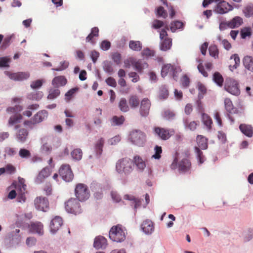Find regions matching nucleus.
I'll return each mask as SVG.
<instances>
[{"label": "nucleus", "instance_id": "obj_1", "mask_svg": "<svg viewBox=\"0 0 253 253\" xmlns=\"http://www.w3.org/2000/svg\"><path fill=\"white\" fill-rule=\"evenodd\" d=\"M116 169L119 174L127 176L133 169V162L128 158L120 159L116 163Z\"/></svg>", "mask_w": 253, "mask_h": 253}, {"label": "nucleus", "instance_id": "obj_2", "mask_svg": "<svg viewBox=\"0 0 253 253\" xmlns=\"http://www.w3.org/2000/svg\"><path fill=\"white\" fill-rule=\"evenodd\" d=\"M109 238L113 242H122L126 239L124 231L119 225L113 226L109 231Z\"/></svg>", "mask_w": 253, "mask_h": 253}, {"label": "nucleus", "instance_id": "obj_3", "mask_svg": "<svg viewBox=\"0 0 253 253\" xmlns=\"http://www.w3.org/2000/svg\"><path fill=\"white\" fill-rule=\"evenodd\" d=\"M129 139L134 145L141 147L145 143L146 135L140 130H134L130 132Z\"/></svg>", "mask_w": 253, "mask_h": 253}, {"label": "nucleus", "instance_id": "obj_4", "mask_svg": "<svg viewBox=\"0 0 253 253\" xmlns=\"http://www.w3.org/2000/svg\"><path fill=\"white\" fill-rule=\"evenodd\" d=\"M75 193L77 199L80 202L85 201L89 197L88 188L84 184H78L75 188Z\"/></svg>", "mask_w": 253, "mask_h": 253}, {"label": "nucleus", "instance_id": "obj_5", "mask_svg": "<svg viewBox=\"0 0 253 253\" xmlns=\"http://www.w3.org/2000/svg\"><path fill=\"white\" fill-rule=\"evenodd\" d=\"M65 210L68 213L77 215L82 212L79 201L77 199L71 198L65 203Z\"/></svg>", "mask_w": 253, "mask_h": 253}, {"label": "nucleus", "instance_id": "obj_6", "mask_svg": "<svg viewBox=\"0 0 253 253\" xmlns=\"http://www.w3.org/2000/svg\"><path fill=\"white\" fill-rule=\"evenodd\" d=\"M178 165V170L180 172L184 173L189 171L191 168V164L187 158L182 159L178 163V159L175 157L171 165V169H175Z\"/></svg>", "mask_w": 253, "mask_h": 253}, {"label": "nucleus", "instance_id": "obj_7", "mask_svg": "<svg viewBox=\"0 0 253 253\" xmlns=\"http://www.w3.org/2000/svg\"><path fill=\"white\" fill-rule=\"evenodd\" d=\"M224 88L229 93L235 96H238L240 93L238 82L231 78L226 79Z\"/></svg>", "mask_w": 253, "mask_h": 253}, {"label": "nucleus", "instance_id": "obj_8", "mask_svg": "<svg viewBox=\"0 0 253 253\" xmlns=\"http://www.w3.org/2000/svg\"><path fill=\"white\" fill-rule=\"evenodd\" d=\"M59 173L62 179L66 182L71 181L74 177L73 173L70 165L67 164L62 165L59 170Z\"/></svg>", "mask_w": 253, "mask_h": 253}, {"label": "nucleus", "instance_id": "obj_9", "mask_svg": "<svg viewBox=\"0 0 253 253\" xmlns=\"http://www.w3.org/2000/svg\"><path fill=\"white\" fill-rule=\"evenodd\" d=\"M34 203L35 208L37 210L46 212L49 209V202L46 197H38L35 199Z\"/></svg>", "mask_w": 253, "mask_h": 253}, {"label": "nucleus", "instance_id": "obj_10", "mask_svg": "<svg viewBox=\"0 0 253 253\" xmlns=\"http://www.w3.org/2000/svg\"><path fill=\"white\" fill-rule=\"evenodd\" d=\"M154 132L159 138L162 140H168L171 135L174 134V131L171 129L170 130L167 129L160 127H155L154 128Z\"/></svg>", "mask_w": 253, "mask_h": 253}, {"label": "nucleus", "instance_id": "obj_11", "mask_svg": "<svg viewBox=\"0 0 253 253\" xmlns=\"http://www.w3.org/2000/svg\"><path fill=\"white\" fill-rule=\"evenodd\" d=\"M233 7L224 0L219 2L215 7L213 11L218 14H223L232 10Z\"/></svg>", "mask_w": 253, "mask_h": 253}, {"label": "nucleus", "instance_id": "obj_12", "mask_svg": "<svg viewBox=\"0 0 253 253\" xmlns=\"http://www.w3.org/2000/svg\"><path fill=\"white\" fill-rule=\"evenodd\" d=\"M131 63L134 69L139 73H142L144 69L148 67V63L143 59L136 60L132 59Z\"/></svg>", "mask_w": 253, "mask_h": 253}, {"label": "nucleus", "instance_id": "obj_13", "mask_svg": "<svg viewBox=\"0 0 253 253\" xmlns=\"http://www.w3.org/2000/svg\"><path fill=\"white\" fill-rule=\"evenodd\" d=\"M62 224L63 221L61 217L58 216H55L52 219L50 223V232L53 234H55Z\"/></svg>", "mask_w": 253, "mask_h": 253}, {"label": "nucleus", "instance_id": "obj_14", "mask_svg": "<svg viewBox=\"0 0 253 253\" xmlns=\"http://www.w3.org/2000/svg\"><path fill=\"white\" fill-rule=\"evenodd\" d=\"M50 173V169L48 167H45L39 173L35 179V182L38 184L42 183L44 179L48 177Z\"/></svg>", "mask_w": 253, "mask_h": 253}, {"label": "nucleus", "instance_id": "obj_15", "mask_svg": "<svg viewBox=\"0 0 253 253\" xmlns=\"http://www.w3.org/2000/svg\"><path fill=\"white\" fill-rule=\"evenodd\" d=\"M107 246V239L103 236L99 235L94 238L93 247L95 249H104L106 248Z\"/></svg>", "mask_w": 253, "mask_h": 253}, {"label": "nucleus", "instance_id": "obj_16", "mask_svg": "<svg viewBox=\"0 0 253 253\" xmlns=\"http://www.w3.org/2000/svg\"><path fill=\"white\" fill-rule=\"evenodd\" d=\"M151 106L150 100L148 98H144L141 102L140 113L142 117L148 115Z\"/></svg>", "mask_w": 253, "mask_h": 253}, {"label": "nucleus", "instance_id": "obj_17", "mask_svg": "<svg viewBox=\"0 0 253 253\" xmlns=\"http://www.w3.org/2000/svg\"><path fill=\"white\" fill-rule=\"evenodd\" d=\"M7 75L11 80L16 81H22L27 79L30 77V74L28 72H17L14 73L7 72Z\"/></svg>", "mask_w": 253, "mask_h": 253}, {"label": "nucleus", "instance_id": "obj_18", "mask_svg": "<svg viewBox=\"0 0 253 253\" xmlns=\"http://www.w3.org/2000/svg\"><path fill=\"white\" fill-rule=\"evenodd\" d=\"M141 228L145 234H151L154 230L153 223L151 220L147 219L141 224Z\"/></svg>", "mask_w": 253, "mask_h": 253}, {"label": "nucleus", "instance_id": "obj_19", "mask_svg": "<svg viewBox=\"0 0 253 253\" xmlns=\"http://www.w3.org/2000/svg\"><path fill=\"white\" fill-rule=\"evenodd\" d=\"M67 83V80L64 76H58L54 77L52 81V84L55 88L65 86Z\"/></svg>", "mask_w": 253, "mask_h": 253}, {"label": "nucleus", "instance_id": "obj_20", "mask_svg": "<svg viewBox=\"0 0 253 253\" xmlns=\"http://www.w3.org/2000/svg\"><path fill=\"white\" fill-rule=\"evenodd\" d=\"M48 116V112L45 110L39 111L33 117V121L35 124H39L44 120H45Z\"/></svg>", "mask_w": 253, "mask_h": 253}, {"label": "nucleus", "instance_id": "obj_21", "mask_svg": "<svg viewBox=\"0 0 253 253\" xmlns=\"http://www.w3.org/2000/svg\"><path fill=\"white\" fill-rule=\"evenodd\" d=\"M20 237L18 236L13 237L11 239H7L5 241L6 248L11 249L16 248L20 242Z\"/></svg>", "mask_w": 253, "mask_h": 253}, {"label": "nucleus", "instance_id": "obj_22", "mask_svg": "<svg viewBox=\"0 0 253 253\" xmlns=\"http://www.w3.org/2000/svg\"><path fill=\"white\" fill-rule=\"evenodd\" d=\"M241 131L246 136L251 137L253 135V127L250 125L242 124L239 126Z\"/></svg>", "mask_w": 253, "mask_h": 253}, {"label": "nucleus", "instance_id": "obj_23", "mask_svg": "<svg viewBox=\"0 0 253 253\" xmlns=\"http://www.w3.org/2000/svg\"><path fill=\"white\" fill-rule=\"evenodd\" d=\"M28 134L26 129H20L16 134V139L18 142L23 143L26 141Z\"/></svg>", "mask_w": 253, "mask_h": 253}, {"label": "nucleus", "instance_id": "obj_24", "mask_svg": "<svg viewBox=\"0 0 253 253\" xmlns=\"http://www.w3.org/2000/svg\"><path fill=\"white\" fill-rule=\"evenodd\" d=\"M30 231L32 233H37L39 235L43 234V225L40 222L32 223L31 224Z\"/></svg>", "mask_w": 253, "mask_h": 253}, {"label": "nucleus", "instance_id": "obj_25", "mask_svg": "<svg viewBox=\"0 0 253 253\" xmlns=\"http://www.w3.org/2000/svg\"><path fill=\"white\" fill-rule=\"evenodd\" d=\"M133 162V165H135L138 170L142 172L146 167V164L145 162L139 156H135L133 157L132 160Z\"/></svg>", "mask_w": 253, "mask_h": 253}, {"label": "nucleus", "instance_id": "obj_26", "mask_svg": "<svg viewBox=\"0 0 253 253\" xmlns=\"http://www.w3.org/2000/svg\"><path fill=\"white\" fill-rule=\"evenodd\" d=\"M241 237L244 242H248L253 239V228H248L245 229L241 235Z\"/></svg>", "mask_w": 253, "mask_h": 253}, {"label": "nucleus", "instance_id": "obj_27", "mask_svg": "<svg viewBox=\"0 0 253 253\" xmlns=\"http://www.w3.org/2000/svg\"><path fill=\"white\" fill-rule=\"evenodd\" d=\"M172 45V39L170 38H166L161 40L160 45V49L162 51H167L169 50Z\"/></svg>", "mask_w": 253, "mask_h": 253}, {"label": "nucleus", "instance_id": "obj_28", "mask_svg": "<svg viewBox=\"0 0 253 253\" xmlns=\"http://www.w3.org/2000/svg\"><path fill=\"white\" fill-rule=\"evenodd\" d=\"M184 26V23L179 20H175L170 23V30L172 33H174L177 30H183Z\"/></svg>", "mask_w": 253, "mask_h": 253}, {"label": "nucleus", "instance_id": "obj_29", "mask_svg": "<svg viewBox=\"0 0 253 253\" xmlns=\"http://www.w3.org/2000/svg\"><path fill=\"white\" fill-rule=\"evenodd\" d=\"M224 105L226 110L230 114H235L237 112V109L233 107L232 102L229 98H225Z\"/></svg>", "mask_w": 253, "mask_h": 253}, {"label": "nucleus", "instance_id": "obj_30", "mask_svg": "<svg viewBox=\"0 0 253 253\" xmlns=\"http://www.w3.org/2000/svg\"><path fill=\"white\" fill-rule=\"evenodd\" d=\"M43 93L41 91H33L28 93L27 98L31 100L39 101L43 97Z\"/></svg>", "mask_w": 253, "mask_h": 253}, {"label": "nucleus", "instance_id": "obj_31", "mask_svg": "<svg viewBox=\"0 0 253 253\" xmlns=\"http://www.w3.org/2000/svg\"><path fill=\"white\" fill-rule=\"evenodd\" d=\"M104 143V140L103 138H100L95 145V152L96 156L99 158L102 153V148Z\"/></svg>", "mask_w": 253, "mask_h": 253}, {"label": "nucleus", "instance_id": "obj_32", "mask_svg": "<svg viewBox=\"0 0 253 253\" xmlns=\"http://www.w3.org/2000/svg\"><path fill=\"white\" fill-rule=\"evenodd\" d=\"M124 199L132 201L133 204H134V209L135 211L141 205V200L138 198H135L132 195L126 194L124 196Z\"/></svg>", "mask_w": 253, "mask_h": 253}, {"label": "nucleus", "instance_id": "obj_33", "mask_svg": "<svg viewBox=\"0 0 253 253\" xmlns=\"http://www.w3.org/2000/svg\"><path fill=\"white\" fill-rule=\"evenodd\" d=\"M197 141L198 145V148L201 149H206L208 147L207 139L201 135H198L197 136Z\"/></svg>", "mask_w": 253, "mask_h": 253}, {"label": "nucleus", "instance_id": "obj_34", "mask_svg": "<svg viewBox=\"0 0 253 253\" xmlns=\"http://www.w3.org/2000/svg\"><path fill=\"white\" fill-rule=\"evenodd\" d=\"M243 64L245 68L253 72V58L247 56L244 58Z\"/></svg>", "mask_w": 253, "mask_h": 253}, {"label": "nucleus", "instance_id": "obj_35", "mask_svg": "<svg viewBox=\"0 0 253 253\" xmlns=\"http://www.w3.org/2000/svg\"><path fill=\"white\" fill-rule=\"evenodd\" d=\"M243 23V19L239 16H236L234 17L231 20L229 21L230 25L229 28L234 29L239 27Z\"/></svg>", "mask_w": 253, "mask_h": 253}, {"label": "nucleus", "instance_id": "obj_36", "mask_svg": "<svg viewBox=\"0 0 253 253\" xmlns=\"http://www.w3.org/2000/svg\"><path fill=\"white\" fill-rule=\"evenodd\" d=\"M103 69L109 75H112L114 73L112 63L110 61L105 60L103 62Z\"/></svg>", "mask_w": 253, "mask_h": 253}, {"label": "nucleus", "instance_id": "obj_37", "mask_svg": "<svg viewBox=\"0 0 253 253\" xmlns=\"http://www.w3.org/2000/svg\"><path fill=\"white\" fill-rule=\"evenodd\" d=\"M125 121V119L123 116L120 117L114 116L111 119L110 122L112 126H119L123 125Z\"/></svg>", "mask_w": 253, "mask_h": 253}, {"label": "nucleus", "instance_id": "obj_38", "mask_svg": "<svg viewBox=\"0 0 253 253\" xmlns=\"http://www.w3.org/2000/svg\"><path fill=\"white\" fill-rule=\"evenodd\" d=\"M129 47L132 50L139 51L142 48V44L138 41H130L129 42Z\"/></svg>", "mask_w": 253, "mask_h": 253}, {"label": "nucleus", "instance_id": "obj_39", "mask_svg": "<svg viewBox=\"0 0 253 253\" xmlns=\"http://www.w3.org/2000/svg\"><path fill=\"white\" fill-rule=\"evenodd\" d=\"M60 94V90L58 88H50L48 90L47 98L50 100H53L57 98Z\"/></svg>", "mask_w": 253, "mask_h": 253}, {"label": "nucleus", "instance_id": "obj_40", "mask_svg": "<svg viewBox=\"0 0 253 253\" xmlns=\"http://www.w3.org/2000/svg\"><path fill=\"white\" fill-rule=\"evenodd\" d=\"M202 120L203 124L206 126L208 130H210L211 128L212 121L211 118L205 113L202 115Z\"/></svg>", "mask_w": 253, "mask_h": 253}, {"label": "nucleus", "instance_id": "obj_41", "mask_svg": "<svg viewBox=\"0 0 253 253\" xmlns=\"http://www.w3.org/2000/svg\"><path fill=\"white\" fill-rule=\"evenodd\" d=\"M212 80L219 86H221L223 85V78L219 72H216L213 74Z\"/></svg>", "mask_w": 253, "mask_h": 253}, {"label": "nucleus", "instance_id": "obj_42", "mask_svg": "<svg viewBox=\"0 0 253 253\" xmlns=\"http://www.w3.org/2000/svg\"><path fill=\"white\" fill-rule=\"evenodd\" d=\"M79 89L78 87H75L69 90L65 94V101L67 102H69Z\"/></svg>", "mask_w": 253, "mask_h": 253}, {"label": "nucleus", "instance_id": "obj_43", "mask_svg": "<svg viewBox=\"0 0 253 253\" xmlns=\"http://www.w3.org/2000/svg\"><path fill=\"white\" fill-rule=\"evenodd\" d=\"M243 12L247 18L253 17V3H249L243 9Z\"/></svg>", "mask_w": 253, "mask_h": 253}, {"label": "nucleus", "instance_id": "obj_44", "mask_svg": "<svg viewBox=\"0 0 253 253\" xmlns=\"http://www.w3.org/2000/svg\"><path fill=\"white\" fill-rule=\"evenodd\" d=\"M172 71V66L170 64L164 65L161 70V76L163 78H165L169 73L171 74Z\"/></svg>", "mask_w": 253, "mask_h": 253}, {"label": "nucleus", "instance_id": "obj_45", "mask_svg": "<svg viewBox=\"0 0 253 253\" xmlns=\"http://www.w3.org/2000/svg\"><path fill=\"white\" fill-rule=\"evenodd\" d=\"M118 107L123 112H127L129 110V107L127 104L126 100L124 98H122L120 99Z\"/></svg>", "mask_w": 253, "mask_h": 253}, {"label": "nucleus", "instance_id": "obj_46", "mask_svg": "<svg viewBox=\"0 0 253 253\" xmlns=\"http://www.w3.org/2000/svg\"><path fill=\"white\" fill-rule=\"evenodd\" d=\"M197 88L199 91L198 99L201 100L203 98L204 95L207 92V88L201 82L198 83Z\"/></svg>", "mask_w": 253, "mask_h": 253}, {"label": "nucleus", "instance_id": "obj_47", "mask_svg": "<svg viewBox=\"0 0 253 253\" xmlns=\"http://www.w3.org/2000/svg\"><path fill=\"white\" fill-rule=\"evenodd\" d=\"M71 155L73 160L80 161L82 158V151L80 148L75 149L71 152Z\"/></svg>", "mask_w": 253, "mask_h": 253}, {"label": "nucleus", "instance_id": "obj_48", "mask_svg": "<svg viewBox=\"0 0 253 253\" xmlns=\"http://www.w3.org/2000/svg\"><path fill=\"white\" fill-rule=\"evenodd\" d=\"M183 122L185 127L188 128L191 131H193L196 128L197 123L195 121H192L189 123L188 119L186 118L183 119Z\"/></svg>", "mask_w": 253, "mask_h": 253}, {"label": "nucleus", "instance_id": "obj_49", "mask_svg": "<svg viewBox=\"0 0 253 253\" xmlns=\"http://www.w3.org/2000/svg\"><path fill=\"white\" fill-rule=\"evenodd\" d=\"M169 91L166 85H163L160 87L159 98L166 99L168 97Z\"/></svg>", "mask_w": 253, "mask_h": 253}, {"label": "nucleus", "instance_id": "obj_50", "mask_svg": "<svg viewBox=\"0 0 253 253\" xmlns=\"http://www.w3.org/2000/svg\"><path fill=\"white\" fill-rule=\"evenodd\" d=\"M22 119L21 114L13 115L10 117L8 120L9 126H13L17 123H20Z\"/></svg>", "mask_w": 253, "mask_h": 253}, {"label": "nucleus", "instance_id": "obj_51", "mask_svg": "<svg viewBox=\"0 0 253 253\" xmlns=\"http://www.w3.org/2000/svg\"><path fill=\"white\" fill-rule=\"evenodd\" d=\"M19 156L22 159H28L31 157L30 151L26 148H21L19 151Z\"/></svg>", "mask_w": 253, "mask_h": 253}, {"label": "nucleus", "instance_id": "obj_52", "mask_svg": "<svg viewBox=\"0 0 253 253\" xmlns=\"http://www.w3.org/2000/svg\"><path fill=\"white\" fill-rule=\"evenodd\" d=\"M194 149L198 163L200 164H203L205 161V157L202 151L198 147H195Z\"/></svg>", "mask_w": 253, "mask_h": 253}, {"label": "nucleus", "instance_id": "obj_53", "mask_svg": "<svg viewBox=\"0 0 253 253\" xmlns=\"http://www.w3.org/2000/svg\"><path fill=\"white\" fill-rule=\"evenodd\" d=\"M210 55L215 59L218 58V49L216 45H211L209 48Z\"/></svg>", "mask_w": 253, "mask_h": 253}, {"label": "nucleus", "instance_id": "obj_54", "mask_svg": "<svg viewBox=\"0 0 253 253\" xmlns=\"http://www.w3.org/2000/svg\"><path fill=\"white\" fill-rule=\"evenodd\" d=\"M44 82L45 81L43 79H39L33 81L31 83L30 87L33 89H39L42 86Z\"/></svg>", "mask_w": 253, "mask_h": 253}, {"label": "nucleus", "instance_id": "obj_55", "mask_svg": "<svg viewBox=\"0 0 253 253\" xmlns=\"http://www.w3.org/2000/svg\"><path fill=\"white\" fill-rule=\"evenodd\" d=\"M13 37L14 35H11L5 37L3 41L1 46H0V49H5L8 47L10 44L11 39Z\"/></svg>", "mask_w": 253, "mask_h": 253}, {"label": "nucleus", "instance_id": "obj_56", "mask_svg": "<svg viewBox=\"0 0 253 253\" xmlns=\"http://www.w3.org/2000/svg\"><path fill=\"white\" fill-rule=\"evenodd\" d=\"M156 14L158 17H163L164 18H166L168 16L167 11L162 6H159L157 8Z\"/></svg>", "mask_w": 253, "mask_h": 253}, {"label": "nucleus", "instance_id": "obj_57", "mask_svg": "<svg viewBox=\"0 0 253 253\" xmlns=\"http://www.w3.org/2000/svg\"><path fill=\"white\" fill-rule=\"evenodd\" d=\"M164 119L167 120H172L175 117V114L169 110H165L162 114Z\"/></svg>", "mask_w": 253, "mask_h": 253}, {"label": "nucleus", "instance_id": "obj_58", "mask_svg": "<svg viewBox=\"0 0 253 253\" xmlns=\"http://www.w3.org/2000/svg\"><path fill=\"white\" fill-rule=\"evenodd\" d=\"M139 100L136 95H132L130 97L129 103L131 108H136L139 105Z\"/></svg>", "mask_w": 253, "mask_h": 253}, {"label": "nucleus", "instance_id": "obj_59", "mask_svg": "<svg viewBox=\"0 0 253 253\" xmlns=\"http://www.w3.org/2000/svg\"><path fill=\"white\" fill-rule=\"evenodd\" d=\"M41 151L42 153L49 154L52 151V147L47 143H44L41 147Z\"/></svg>", "mask_w": 253, "mask_h": 253}, {"label": "nucleus", "instance_id": "obj_60", "mask_svg": "<svg viewBox=\"0 0 253 253\" xmlns=\"http://www.w3.org/2000/svg\"><path fill=\"white\" fill-rule=\"evenodd\" d=\"M112 59L116 65H120L121 63L122 56L121 54L118 52H115L112 54Z\"/></svg>", "mask_w": 253, "mask_h": 253}, {"label": "nucleus", "instance_id": "obj_61", "mask_svg": "<svg viewBox=\"0 0 253 253\" xmlns=\"http://www.w3.org/2000/svg\"><path fill=\"white\" fill-rule=\"evenodd\" d=\"M155 154L152 156V158L156 160H159L161 158V154L162 153V149L161 146L156 145L154 148Z\"/></svg>", "mask_w": 253, "mask_h": 253}, {"label": "nucleus", "instance_id": "obj_62", "mask_svg": "<svg viewBox=\"0 0 253 253\" xmlns=\"http://www.w3.org/2000/svg\"><path fill=\"white\" fill-rule=\"evenodd\" d=\"M10 59L7 57H0V68H8Z\"/></svg>", "mask_w": 253, "mask_h": 253}, {"label": "nucleus", "instance_id": "obj_63", "mask_svg": "<svg viewBox=\"0 0 253 253\" xmlns=\"http://www.w3.org/2000/svg\"><path fill=\"white\" fill-rule=\"evenodd\" d=\"M251 29L250 28H245L242 29L240 32L241 37L243 39H245L247 37H249L251 35Z\"/></svg>", "mask_w": 253, "mask_h": 253}, {"label": "nucleus", "instance_id": "obj_64", "mask_svg": "<svg viewBox=\"0 0 253 253\" xmlns=\"http://www.w3.org/2000/svg\"><path fill=\"white\" fill-rule=\"evenodd\" d=\"M181 72V69L180 67L179 66L174 67L172 66V71H171V75L172 76V78L173 80L175 81H177L178 79V75L177 74Z\"/></svg>", "mask_w": 253, "mask_h": 253}]
</instances>
